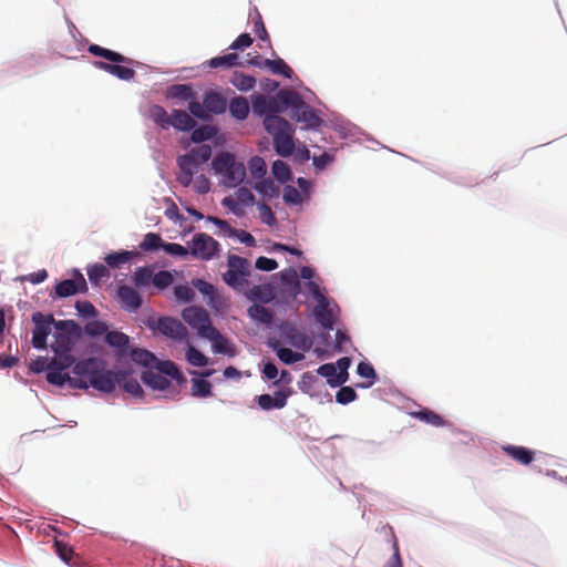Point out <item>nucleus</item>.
Masks as SVG:
<instances>
[{
  "instance_id": "f257e3e1",
  "label": "nucleus",
  "mask_w": 567,
  "mask_h": 567,
  "mask_svg": "<svg viewBox=\"0 0 567 567\" xmlns=\"http://www.w3.org/2000/svg\"><path fill=\"white\" fill-rule=\"evenodd\" d=\"M72 389L86 390L90 386L104 393H111L118 382V371L105 369V362L90 358L74 364Z\"/></svg>"
},
{
  "instance_id": "f03ea898",
  "label": "nucleus",
  "mask_w": 567,
  "mask_h": 567,
  "mask_svg": "<svg viewBox=\"0 0 567 567\" xmlns=\"http://www.w3.org/2000/svg\"><path fill=\"white\" fill-rule=\"evenodd\" d=\"M265 130L272 136L276 152L282 156H290L295 151L292 125L279 115H268L264 118Z\"/></svg>"
},
{
  "instance_id": "7ed1b4c3",
  "label": "nucleus",
  "mask_w": 567,
  "mask_h": 567,
  "mask_svg": "<svg viewBox=\"0 0 567 567\" xmlns=\"http://www.w3.org/2000/svg\"><path fill=\"white\" fill-rule=\"evenodd\" d=\"M216 174L223 176V183L229 188L238 186L246 177L244 163L236 161L234 154L224 152L218 154L212 163Z\"/></svg>"
},
{
  "instance_id": "20e7f679",
  "label": "nucleus",
  "mask_w": 567,
  "mask_h": 567,
  "mask_svg": "<svg viewBox=\"0 0 567 567\" xmlns=\"http://www.w3.org/2000/svg\"><path fill=\"white\" fill-rule=\"evenodd\" d=\"M312 297L317 301L313 308L316 321L326 330H332L336 323L339 307L332 300L326 297L318 284L309 281L307 284Z\"/></svg>"
},
{
  "instance_id": "39448f33",
  "label": "nucleus",
  "mask_w": 567,
  "mask_h": 567,
  "mask_svg": "<svg viewBox=\"0 0 567 567\" xmlns=\"http://www.w3.org/2000/svg\"><path fill=\"white\" fill-rule=\"evenodd\" d=\"M56 355L50 360V371L47 373V381L51 384L63 386L68 384L72 389V377L64 370L74 364V357L71 352L55 353Z\"/></svg>"
},
{
  "instance_id": "423d86ee",
  "label": "nucleus",
  "mask_w": 567,
  "mask_h": 567,
  "mask_svg": "<svg viewBox=\"0 0 567 567\" xmlns=\"http://www.w3.org/2000/svg\"><path fill=\"white\" fill-rule=\"evenodd\" d=\"M227 271L223 275L224 281L231 288H241L247 285V278L250 275V262L248 259L237 256L228 255Z\"/></svg>"
},
{
  "instance_id": "0eeeda50",
  "label": "nucleus",
  "mask_w": 567,
  "mask_h": 567,
  "mask_svg": "<svg viewBox=\"0 0 567 567\" xmlns=\"http://www.w3.org/2000/svg\"><path fill=\"white\" fill-rule=\"evenodd\" d=\"M78 332V326L72 320H61L55 322L54 341L51 349L54 353L71 352L74 344V338Z\"/></svg>"
},
{
  "instance_id": "6e6552de",
  "label": "nucleus",
  "mask_w": 567,
  "mask_h": 567,
  "mask_svg": "<svg viewBox=\"0 0 567 567\" xmlns=\"http://www.w3.org/2000/svg\"><path fill=\"white\" fill-rule=\"evenodd\" d=\"M219 243L212 236L199 233L194 235L189 254L202 260L213 259L219 251Z\"/></svg>"
},
{
  "instance_id": "1a4fd4ad",
  "label": "nucleus",
  "mask_w": 567,
  "mask_h": 567,
  "mask_svg": "<svg viewBox=\"0 0 567 567\" xmlns=\"http://www.w3.org/2000/svg\"><path fill=\"white\" fill-rule=\"evenodd\" d=\"M183 319L197 331L198 336L205 338L215 327L212 324L208 312L200 307H188L183 310Z\"/></svg>"
},
{
  "instance_id": "9d476101",
  "label": "nucleus",
  "mask_w": 567,
  "mask_h": 567,
  "mask_svg": "<svg viewBox=\"0 0 567 567\" xmlns=\"http://www.w3.org/2000/svg\"><path fill=\"white\" fill-rule=\"evenodd\" d=\"M147 326L156 329L159 333L176 341H182L187 337L186 327L177 319L162 317L155 323L154 319H148Z\"/></svg>"
},
{
  "instance_id": "9b49d317",
  "label": "nucleus",
  "mask_w": 567,
  "mask_h": 567,
  "mask_svg": "<svg viewBox=\"0 0 567 567\" xmlns=\"http://www.w3.org/2000/svg\"><path fill=\"white\" fill-rule=\"evenodd\" d=\"M32 321L34 322L32 344L35 349L44 350L47 348L48 336L51 332V326H55L56 321H54L52 315L44 316L41 312H34L32 315Z\"/></svg>"
},
{
  "instance_id": "f8f14e48",
  "label": "nucleus",
  "mask_w": 567,
  "mask_h": 567,
  "mask_svg": "<svg viewBox=\"0 0 567 567\" xmlns=\"http://www.w3.org/2000/svg\"><path fill=\"white\" fill-rule=\"evenodd\" d=\"M301 104V96L298 92L282 89L276 96H269L268 115H278L286 107Z\"/></svg>"
},
{
  "instance_id": "ddd939ff",
  "label": "nucleus",
  "mask_w": 567,
  "mask_h": 567,
  "mask_svg": "<svg viewBox=\"0 0 567 567\" xmlns=\"http://www.w3.org/2000/svg\"><path fill=\"white\" fill-rule=\"evenodd\" d=\"M74 279H65L60 281L55 286V295L60 298H65L69 296H73L78 292H86L87 284L83 277V275L79 271H74Z\"/></svg>"
},
{
  "instance_id": "4468645a",
  "label": "nucleus",
  "mask_w": 567,
  "mask_h": 567,
  "mask_svg": "<svg viewBox=\"0 0 567 567\" xmlns=\"http://www.w3.org/2000/svg\"><path fill=\"white\" fill-rule=\"evenodd\" d=\"M292 394L291 388H282L270 394H260L256 398L261 410L269 411L272 409H282L287 405L288 398Z\"/></svg>"
},
{
  "instance_id": "2eb2a0df",
  "label": "nucleus",
  "mask_w": 567,
  "mask_h": 567,
  "mask_svg": "<svg viewBox=\"0 0 567 567\" xmlns=\"http://www.w3.org/2000/svg\"><path fill=\"white\" fill-rule=\"evenodd\" d=\"M291 118L297 122L305 123L307 128H316L321 125L322 120L302 99L300 105L291 106Z\"/></svg>"
},
{
  "instance_id": "dca6fc26",
  "label": "nucleus",
  "mask_w": 567,
  "mask_h": 567,
  "mask_svg": "<svg viewBox=\"0 0 567 567\" xmlns=\"http://www.w3.org/2000/svg\"><path fill=\"white\" fill-rule=\"evenodd\" d=\"M117 296L123 308L127 311H136L142 306L140 293L130 286H120Z\"/></svg>"
},
{
  "instance_id": "f3484780",
  "label": "nucleus",
  "mask_w": 567,
  "mask_h": 567,
  "mask_svg": "<svg viewBox=\"0 0 567 567\" xmlns=\"http://www.w3.org/2000/svg\"><path fill=\"white\" fill-rule=\"evenodd\" d=\"M281 334L290 346L297 349L308 350L311 346L309 338L293 326L282 327Z\"/></svg>"
},
{
  "instance_id": "a211bd4d",
  "label": "nucleus",
  "mask_w": 567,
  "mask_h": 567,
  "mask_svg": "<svg viewBox=\"0 0 567 567\" xmlns=\"http://www.w3.org/2000/svg\"><path fill=\"white\" fill-rule=\"evenodd\" d=\"M205 337L213 343V351L219 354L235 355V348L229 341L215 328Z\"/></svg>"
},
{
  "instance_id": "6ab92c4d",
  "label": "nucleus",
  "mask_w": 567,
  "mask_h": 567,
  "mask_svg": "<svg viewBox=\"0 0 567 567\" xmlns=\"http://www.w3.org/2000/svg\"><path fill=\"white\" fill-rule=\"evenodd\" d=\"M93 65L96 69L103 70L124 81H130L135 76V71L132 68H127L124 65L111 64L103 61H95Z\"/></svg>"
},
{
  "instance_id": "aec40b11",
  "label": "nucleus",
  "mask_w": 567,
  "mask_h": 567,
  "mask_svg": "<svg viewBox=\"0 0 567 567\" xmlns=\"http://www.w3.org/2000/svg\"><path fill=\"white\" fill-rule=\"evenodd\" d=\"M503 451L522 465L530 464L535 457V452L524 446L506 445L503 446Z\"/></svg>"
},
{
  "instance_id": "412c9836",
  "label": "nucleus",
  "mask_w": 567,
  "mask_h": 567,
  "mask_svg": "<svg viewBox=\"0 0 567 567\" xmlns=\"http://www.w3.org/2000/svg\"><path fill=\"white\" fill-rule=\"evenodd\" d=\"M214 373V370H207L200 373L202 378L192 379V395L196 398H208L213 394L212 384L204 378H208Z\"/></svg>"
},
{
  "instance_id": "4be33fe9",
  "label": "nucleus",
  "mask_w": 567,
  "mask_h": 567,
  "mask_svg": "<svg viewBox=\"0 0 567 567\" xmlns=\"http://www.w3.org/2000/svg\"><path fill=\"white\" fill-rule=\"evenodd\" d=\"M195 120L186 112L182 110H174L171 114V126L177 131H190L195 127Z\"/></svg>"
},
{
  "instance_id": "5701e85b",
  "label": "nucleus",
  "mask_w": 567,
  "mask_h": 567,
  "mask_svg": "<svg viewBox=\"0 0 567 567\" xmlns=\"http://www.w3.org/2000/svg\"><path fill=\"white\" fill-rule=\"evenodd\" d=\"M87 51L95 56L104 58L113 63H132V60L124 56L123 54L102 48L99 44L89 45Z\"/></svg>"
},
{
  "instance_id": "b1692460",
  "label": "nucleus",
  "mask_w": 567,
  "mask_h": 567,
  "mask_svg": "<svg viewBox=\"0 0 567 567\" xmlns=\"http://www.w3.org/2000/svg\"><path fill=\"white\" fill-rule=\"evenodd\" d=\"M142 381L150 388L154 390H165L169 386L171 382L165 377L158 373L157 371L147 370L144 371L141 375Z\"/></svg>"
},
{
  "instance_id": "393cba45",
  "label": "nucleus",
  "mask_w": 567,
  "mask_h": 567,
  "mask_svg": "<svg viewBox=\"0 0 567 567\" xmlns=\"http://www.w3.org/2000/svg\"><path fill=\"white\" fill-rule=\"evenodd\" d=\"M120 385L125 392L132 394L133 396H142L143 389L140 382L132 378L126 371H118V382Z\"/></svg>"
},
{
  "instance_id": "a878e982",
  "label": "nucleus",
  "mask_w": 567,
  "mask_h": 567,
  "mask_svg": "<svg viewBox=\"0 0 567 567\" xmlns=\"http://www.w3.org/2000/svg\"><path fill=\"white\" fill-rule=\"evenodd\" d=\"M204 106L208 112L221 114L226 111L227 103L221 94L217 92H208L204 97Z\"/></svg>"
},
{
  "instance_id": "bb28decb",
  "label": "nucleus",
  "mask_w": 567,
  "mask_h": 567,
  "mask_svg": "<svg viewBox=\"0 0 567 567\" xmlns=\"http://www.w3.org/2000/svg\"><path fill=\"white\" fill-rule=\"evenodd\" d=\"M229 112L239 121L246 120L249 114L248 101L243 96L234 97L229 103Z\"/></svg>"
},
{
  "instance_id": "cd10ccee",
  "label": "nucleus",
  "mask_w": 567,
  "mask_h": 567,
  "mask_svg": "<svg viewBox=\"0 0 567 567\" xmlns=\"http://www.w3.org/2000/svg\"><path fill=\"white\" fill-rule=\"evenodd\" d=\"M248 316L257 322L264 323V324H270L274 320V313L268 308L261 306V305H252L247 310Z\"/></svg>"
},
{
  "instance_id": "c85d7f7f",
  "label": "nucleus",
  "mask_w": 567,
  "mask_h": 567,
  "mask_svg": "<svg viewBox=\"0 0 567 567\" xmlns=\"http://www.w3.org/2000/svg\"><path fill=\"white\" fill-rule=\"evenodd\" d=\"M262 65H265L264 68L271 71L274 74H281L287 79H291L293 75L292 69L282 59H265L262 61Z\"/></svg>"
},
{
  "instance_id": "c756f323",
  "label": "nucleus",
  "mask_w": 567,
  "mask_h": 567,
  "mask_svg": "<svg viewBox=\"0 0 567 567\" xmlns=\"http://www.w3.org/2000/svg\"><path fill=\"white\" fill-rule=\"evenodd\" d=\"M411 415L435 427H441L445 425L444 419L436 412L429 409H422L420 411L411 412Z\"/></svg>"
},
{
  "instance_id": "7c9ffc66",
  "label": "nucleus",
  "mask_w": 567,
  "mask_h": 567,
  "mask_svg": "<svg viewBox=\"0 0 567 567\" xmlns=\"http://www.w3.org/2000/svg\"><path fill=\"white\" fill-rule=\"evenodd\" d=\"M318 374L326 378L330 386L336 388L343 384V380L339 378L334 363H324L317 370Z\"/></svg>"
},
{
  "instance_id": "2f4dec72",
  "label": "nucleus",
  "mask_w": 567,
  "mask_h": 567,
  "mask_svg": "<svg viewBox=\"0 0 567 567\" xmlns=\"http://www.w3.org/2000/svg\"><path fill=\"white\" fill-rule=\"evenodd\" d=\"M154 367L156 368L157 372L161 373L162 375H168L178 382H183L185 380L182 372L178 370L177 365L169 360H156Z\"/></svg>"
},
{
  "instance_id": "473e14b6",
  "label": "nucleus",
  "mask_w": 567,
  "mask_h": 567,
  "mask_svg": "<svg viewBox=\"0 0 567 567\" xmlns=\"http://www.w3.org/2000/svg\"><path fill=\"white\" fill-rule=\"evenodd\" d=\"M150 118L161 128L167 130L171 126V115L161 105L154 104L148 111Z\"/></svg>"
},
{
  "instance_id": "72a5a7b5",
  "label": "nucleus",
  "mask_w": 567,
  "mask_h": 567,
  "mask_svg": "<svg viewBox=\"0 0 567 567\" xmlns=\"http://www.w3.org/2000/svg\"><path fill=\"white\" fill-rule=\"evenodd\" d=\"M239 58L237 53H228L221 56L213 58L208 61V65L213 69H230L236 65H241L239 63Z\"/></svg>"
},
{
  "instance_id": "f704fd0d",
  "label": "nucleus",
  "mask_w": 567,
  "mask_h": 567,
  "mask_svg": "<svg viewBox=\"0 0 567 567\" xmlns=\"http://www.w3.org/2000/svg\"><path fill=\"white\" fill-rule=\"evenodd\" d=\"M134 256H136V252L134 251L124 250L112 252L104 257V261L112 268H120L122 265L128 262Z\"/></svg>"
},
{
  "instance_id": "c9c22d12",
  "label": "nucleus",
  "mask_w": 567,
  "mask_h": 567,
  "mask_svg": "<svg viewBox=\"0 0 567 567\" xmlns=\"http://www.w3.org/2000/svg\"><path fill=\"white\" fill-rule=\"evenodd\" d=\"M131 359L143 367H154L157 358L148 350L145 349H133L131 352Z\"/></svg>"
},
{
  "instance_id": "e433bc0d",
  "label": "nucleus",
  "mask_w": 567,
  "mask_h": 567,
  "mask_svg": "<svg viewBox=\"0 0 567 567\" xmlns=\"http://www.w3.org/2000/svg\"><path fill=\"white\" fill-rule=\"evenodd\" d=\"M231 84L238 90L246 92L254 89L256 84V79L243 72H234L231 78Z\"/></svg>"
},
{
  "instance_id": "4c0bfd02",
  "label": "nucleus",
  "mask_w": 567,
  "mask_h": 567,
  "mask_svg": "<svg viewBox=\"0 0 567 567\" xmlns=\"http://www.w3.org/2000/svg\"><path fill=\"white\" fill-rule=\"evenodd\" d=\"M153 279V270L150 267H137L132 276V280L137 288L147 287Z\"/></svg>"
},
{
  "instance_id": "58836bf2",
  "label": "nucleus",
  "mask_w": 567,
  "mask_h": 567,
  "mask_svg": "<svg viewBox=\"0 0 567 567\" xmlns=\"http://www.w3.org/2000/svg\"><path fill=\"white\" fill-rule=\"evenodd\" d=\"M105 341L113 348L125 350L128 346L130 338L127 334L120 331H107L105 334Z\"/></svg>"
},
{
  "instance_id": "ea45409f",
  "label": "nucleus",
  "mask_w": 567,
  "mask_h": 567,
  "mask_svg": "<svg viewBox=\"0 0 567 567\" xmlns=\"http://www.w3.org/2000/svg\"><path fill=\"white\" fill-rule=\"evenodd\" d=\"M274 296V290L269 285L254 286L249 292L250 299L259 300L262 302L271 301Z\"/></svg>"
},
{
  "instance_id": "a19ab883",
  "label": "nucleus",
  "mask_w": 567,
  "mask_h": 567,
  "mask_svg": "<svg viewBox=\"0 0 567 567\" xmlns=\"http://www.w3.org/2000/svg\"><path fill=\"white\" fill-rule=\"evenodd\" d=\"M163 239L162 237L156 233H147L143 240L140 244V248L143 251H153L157 249H163Z\"/></svg>"
},
{
  "instance_id": "79ce46f5",
  "label": "nucleus",
  "mask_w": 567,
  "mask_h": 567,
  "mask_svg": "<svg viewBox=\"0 0 567 567\" xmlns=\"http://www.w3.org/2000/svg\"><path fill=\"white\" fill-rule=\"evenodd\" d=\"M216 134L217 130L215 126L203 125L193 130L190 138L194 143H203L205 141L212 140Z\"/></svg>"
},
{
  "instance_id": "37998d69",
  "label": "nucleus",
  "mask_w": 567,
  "mask_h": 567,
  "mask_svg": "<svg viewBox=\"0 0 567 567\" xmlns=\"http://www.w3.org/2000/svg\"><path fill=\"white\" fill-rule=\"evenodd\" d=\"M278 358L286 364H292L305 359V355L300 352H295L289 348H278L274 346Z\"/></svg>"
},
{
  "instance_id": "c03bdc74",
  "label": "nucleus",
  "mask_w": 567,
  "mask_h": 567,
  "mask_svg": "<svg viewBox=\"0 0 567 567\" xmlns=\"http://www.w3.org/2000/svg\"><path fill=\"white\" fill-rule=\"evenodd\" d=\"M188 155L199 165L206 163L212 157V147L202 144L190 150Z\"/></svg>"
},
{
  "instance_id": "a18cd8bd",
  "label": "nucleus",
  "mask_w": 567,
  "mask_h": 567,
  "mask_svg": "<svg viewBox=\"0 0 567 567\" xmlns=\"http://www.w3.org/2000/svg\"><path fill=\"white\" fill-rule=\"evenodd\" d=\"M272 174L276 177V179L280 183H286L291 177V172L289 166L280 159H277L272 163Z\"/></svg>"
},
{
  "instance_id": "49530a36",
  "label": "nucleus",
  "mask_w": 567,
  "mask_h": 567,
  "mask_svg": "<svg viewBox=\"0 0 567 567\" xmlns=\"http://www.w3.org/2000/svg\"><path fill=\"white\" fill-rule=\"evenodd\" d=\"M254 187L258 193L269 198L278 195V187L270 178L257 182Z\"/></svg>"
},
{
  "instance_id": "de8ad7c7",
  "label": "nucleus",
  "mask_w": 567,
  "mask_h": 567,
  "mask_svg": "<svg viewBox=\"0 0 567 567\" xmlns=\"http://www.w3.org/2000/svg\"><path fill=\"white\" fill-rule=\"evenodd\" d=\"M87 276L92 284H99L102 279L109 278L110 272L106 266L102 264H94L90 268H87Z\"/></svg>"
},
{
  "instance_id": "09e8293b",
  "label": "nucleus",
  "mask_w": 567,
  "mask_h": 567,
  "mask_svg": "<svg viewBox=\"0 0 567 567\" xmlns=\"http://www.w3.org/2000/svg\"><path fill=\"white\" fill-rule=\"evenodd\" d=\"M250 17L254 21V31L258 38L262 41H269V35L262 21L261 14L256 8L254 9V13H250Z\"/></svg>"
},
{
  "instance_id": "8fccbe9b",
  "label": "nucleus",
  "mask_w": 567,
  "mask_h": 567,
  "mask_svg": "<svg viewBox=\"0 0 567 567\" xmlns=\"http://www.w3.org/2000/svg\"><path fill=\"white\" fill-rule=\"evenodd\" d=\"M186 358L194 367H205L208 363V358L193 346L188 347Z\"/></svg>"
},
{
  "instance_id": "3c124183",
  "label": "nucleus",
  "mask_w": 567,
  "mask_h": 567,
  "mask_svg": "<svg viewBox=\"0 0 567 567\" xmlns=\"http://www.w3.org/2000/svg\"><path fill=\"white\" fill-rule=\"evenodd\" d=\"M54 547L59 557L68 565H71L72 558L74 557L73 548L61 540H55Z\"/></svg>"
},
{
  "instance_id": "603ef678",
  "label": "nucleus",
  "mask_w": 567,
  "mask_h": 567,
  "mask_svg": "<svg viewBox=\"0 0 567 567\" xmlns=\"http://www.w3.org/2000/svg\"><path fill=\"white\" fill-rule=\"evenodd\" d=\"M168 94L172 97L187 101L193 97V90L189 85L176 84L169 87Z\"/></svg>"
},
{
  "instance_id": "864d4df0",
  "label": "nucleus",
  "mask_w": 567,
  "mask_h": 567,
  "mask_svg": "<svg viewBox=\"0 0 567 567\" xmlns=\"http://www.w3.org/2000/svg\"><path fill=\"white\" fill-rule=\"evenodd\" d=\"M249 169L254 177L261 178L267 172V165L261 157L254 156L249 161Z\"/></svg>"
},
{
  "instance_id": "5fc2aeb1",
  "label": "nucleus",
  "mask_w": 567,
  "mask_h": 567,
  "mask_svg": "<svg viewBox=\"0 0 567 567\" xmlns=\"http://www.w3.org/2000/svg\"><path fill=\"white\" fill-rule=\"evenodd\" d=\"M107 324L103 321L93 320L85 324V333L91 337H100L102 334L107 333Z\"/></svg>"
},
{
  "instance_id": "6e6d98bb",
  "label": "nucleus",
  "mask_w": 567,
  "mask_h": 567,
  "mask_svg": "<svg viewBox=\"0 0 567 567\" xmlns=\"http://www.w3.org/2000/svg\"><path fill=\"white\" fill-rule=\"evenodd\" d=\"M268 105H269V96L259 94V95H256L252 100V111L257 115L268 116Z\"/></svg>"
},
{
  "instance_id": "4d7b16f0",
  "label": "nucleus",
  "mask_w": 567,
  "mask_h": 567,
  "mask_svg": "<svg viewBox=\"0 0 567 567\" xmlns=\"http://www.w3.org/2000/svg\"><path fill=\"white\" fill-rule=\"evenodd\" d=\"M152 282L158 289H165L173 282V275L167 270H161L153 275Z\"/></svg>"
},
{
  "instance_id": "13d9d810",
  "label": "nucleus",
  "mask_w": 567,
  "mask_h": 567,
  "mask_svg": "<svg viewBox=\"0 0 567 567\" xmlns=\"http://www.w3.org/2000/svg\"><path fill=\"white\" fill-rule=\"evenodd\" d=\"M357 399V392L351 386H341L336 394V400L340 404H348Z\"/></svg>"
},
{
  "instance_id": "bf43d9fd",
  "label": "nucleus",
  "mask_w": 567,
  "mask_h": 567,
  "mask_svg": "<svg viewBox=\"0 0 567 567\" xmlns=\"http://www.w3.org/2000/svg\"><path fill=\"white\" fill-rule=\"evenodd\" d=\"M282 198L287 204L298 205L302 202L300 192L291 185L285 186Z\"/></svg>"
},
{
  "instance_id": "052dcab7",
  "label": "nucleus",
  "mask_w": 567,
  "mask_h": 567,
  "mask_svg": "<svg viewBox=\"0 0 567 567\" xmlns=\"http://www.w3.org/2000/svg\"><path fill=\"white\" fill-rule=\"evenodd\" d=\"M163 250L168 255L177 257H186L189 254L187 248L176 243H164Z\"/></svg>"
},
{
  "instance_id": "680f3d73",
  "label": "nucleus",
  "mask_w": 567,
  "mask_h": 567,
  "mask_svg": "<svg viewBox=\"0 0 567 567\" xmlns=\"http://www.w3.org/2000/svg\"><path fill=\"white\" fill-rule=\"evenodd\" d=\"M179 171L187 173H195L198 164L187 154L182 155L177 158Z\"/></svg>"
},
{
  "instance_id": "e2e57ef3",
  "label": "nucleus",
  "mask_w": 567,
  "mask_h": 567,
  "mask_svg": "<svg viewBox=\"0 0 567 567\" xmlns=\"http://www.w3.org/2000/svg\"><path fill=\"white\" fill-rule=\"evenodd\" d=\"M194 287L204 296H208L212 300L214 299V296L216 293L215 287L203 280V279H196L193 281Z\"/></svg>"
},
{
  "instance_id": "0e129e2a",
  "label": "nucleus",
  "mask_w": 567,
  "mask_h": 567,
  "mask_svg": "<svg viewBox=\"0 0 567 567\" xmlns=\"http://www.w3.org/2000/svg\"><path fill=\"white\" fill-rule=\"evenodd\" d=\"M258 210H259V216H260V219L262 220V223H265L269 226H271L276 223V217H275L271 208L266 203L258 204Z\"/></svg>"
},
{
  "instance_id": "69168bd1",
  "label": "nucleus",
  "mask_w": 567,
  "mask_h": 567,
  "mask_svg": "<svg viewBox=\"0 0 567 567\" xmlns=\"http://www.w3.org/2000/svg\"><path fill=\"white\" fill-rule=\"evenodd\" d=\"M174 295L177 300L189 302L194 298V291L188 287L184 285L176 286L174 288Z\"/></svg>"
},
{
  "instance_id": "338daca9",
  "label": "nucleus",
  "mask_w": 567,
  "mask_h": 567,
  "mask_svg": "<svg viewBox=\"0 0 567 567\" xmlns=\"http://www.w3.org/2000/svg\"><path fill=\"white\" fill-rule=\"evenodd\" d=\"M75 309L83 317H95L96 309L90 301H76Z\"/></svg>"
},
{
  "instance_id": "774afa93",
  "label": "nucleus",
  "mask_w": 567,
  "mask_h": 567,
  "mask_svg": "<svg viewBox=\"0 0 567 567\" xmlns=\"http://www.w3.org/2000/svg\"><path fill=\"white\" fill-rule=\"evenodd\" d=\"M236 197L240 204L246 206L252 205L255 203V196L247 187L238 188L236 192Z\"/></svg>"
}]
</instances>
